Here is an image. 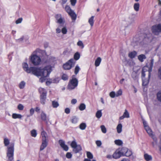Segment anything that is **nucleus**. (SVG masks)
I'll use <instances>...</instances> for the list:
<instances>
[{
  "instance_id": "obj_47",
  "label": "nucleus",
  "mask_w": 161,
  "mask_h": 161,
  "mask_svg": "<svg viewBox=\"0 0 161 161\" xmlns=\"http://www.w3.org/2000/svg\"><path fill=\"white\" fill-rule=\"evenodd\" d=\"M157 97L158 100L161 102V91H159L157 93Z\"/></svg>"
},
{
  "instance_id": "obj_40",
  "label": "nucleus",
  "mask_w": 161,
  "mask_h": 161,
  "mask_svg": "<svg viewBox=\"0 0 161 161\" xmlns=\"http://www.w3.org/2000/svg\"><path fill=\"white\" fill-rule=\"evenodd\" d=\"M123 115L125 118H129L130 117L129 114L126 109L125 110Z\"/></svg>"
},
{
  "instance_id": "obj_41",
  "label": "nucleus",
  "mask_w": 161,
  "mask_h": 161,
  "mask_svg": "<svg viewBox=\"0 0 161 161\" xmlns=\"http://www.w3.org/2000/svg\"><path fill=\"white\" fill-rule=\"evenodd\" d=\"M9 141L8 138H5L4 139V143L5 146H8L9 144Z\"/></svg>"
},
{
  "instance_id": "obj_31",
  "label": "nucleus",
  "mask_w": 161,
  "mask_h": 161,
  "mask_svg": "<svg viewBox=\"0 0 161 161\" xmlns=\"http://www.w3.org/2000/svg\"><path fill=\"white\" fill-rule=\"evenodd\" d=\"M71 122L73 124L77 123L78 121V119L75 116H73L71 119Z\"/></svg>"
},
{
  "instance_id": "obj_42",
  "label": "nucleus",
  "mask_w": 161,
  "mask_h": 161,
  "mask_svg": "<svg viewBox=\"0 0 161 161\" xmlns=\"http://www.w3.org/2000/svg\"><path fill=\"white\" fill-rule=\"evenodd\" d=\"M86 155L87 158L90 159H92L93 158V155L89 152H87Z\"/></svg>"
},
{
  "instance_id": "obj_46",
  "label": "nucleus",
  "mask_w": 161,
  "mask_h": 161,
  "mask_svg": "<svg viewBox=\"0 0 161 161\" xmlns=\"http://www.w3.org/2000/svg\"><path fill=\"white\" fill-rule=\"evenodd\" d=\"M101 128L102 132L104 133H105L107 132L106 129L104 125H102L101 126Z\"/></svg>"
},
{
  "instance_id": "obj_30",
  "label": "nucleus",
  "mask_w": 161,
  "mask_h": 161,
  "mask_svg": "<svg viewBox=\"0 0 161 161\" xmlns=\"http://www.w3.org/2000/svg\"><path fill=\"white\" fill-rule=\"evenodd\" d=\"M25 82L24 81H21L19 84V86L20 89H23L25 85Z\"/></svg>"
},
{
  "instance_id": "obj_55",
  "label": "nucleus",
  "mask_w": 161,
  "mask_h": 161,
  "mask_svg": "<svg viewBox=\"0 0 161 161\" xmlns=\"http://www.w3.org/2000/svg\"><path fill=\"white\" fill-rule=\"evenodd\" d=\"M146 74H145V71H144V69H142V79L145 78V76Z\"/></svg>"
},
{
  "instance_id": "obj_51",
  "label": "nucleus",
  "mask_w": 161,
  "mask_h": 161,
  "mask_svg": "<svg viewBox=\"0 0 161 161\" xmlns=\"http://www.w3.org/2000/svg\"><path fill=\"white\" fill-rule=\"evenodd\" d=\"M41 77L39 80V81L41 83L44 82L46 80V77L47 76H41Z\"/></svg>"
},
{
  "instance_id": "obj_57",
  "label": "nucleus",
  "mask_w": 161,
  "mask_h": 161,
  "mask_svg": "<svg viewBox=\"0 0 161 161\" xmlns=\"http://www.w3.org/2000/svg\"><path fill=\"white\" fill-rule=\"evenodd\" d=\"M22 20V18H19L17 19L15 22L16 24H19L21 23Z\"/></svg>"
},
{
  "instance_id": "obj_45",
  "label": "nucleus",
  "mask_w": 161,
  "mask_h": 161,
  "mask_svg": "<svg viewBox=\"0 0 161 161\" xmlns=\"http://www.w3.org/2000/svg\"><path fill=\"white\" fill-rule=\"evenodd\" d=\"M78 46L81 47V48H83L84 47V44L81 41H79L77 43Z\"/></svg>"
},
{
  "instance_id": "obj_34",
  "label": "nucleus",
  "mask_w": 161,
  "mask_h": 161,
  "mask_svg": "<svg viewBox=\"0 0 161 161\" xmlns=\"http://www.w3.org/2000/svg\"><path fill=\"white\" fill-rule=\"evenodd\" d=\"M86 105L83 103L80 104L79 106V109L80 111L84 110L86 109Z\"/></svg>"
},
{
  "instance_id": "obj_15",
  "label": "nucleus",
  "mask_w": 161,
  "mask_h": 161,
  "mask_svg": "<svg viewBox=\"0 0 161 161\" xmlns=\"http://www.w3.org/2000/svg\"><path fill=\"white\" fill-rule=\"evenodd\" d=\"M46 98L47 95H40V100L41 103L43 105L45 103Z\"/></svg>"
},
{
  "instance_id": "obj_43",
  "label": "nucleus",
  "mask_w": 161,
  "mask_h": 161,
  "mask_svg": "<svg viewBox=\"0 0 161 161\" xmlns=\"http://www.w3.org/2000/svg\"><path fill=\"white\" fill-rule=\"evenodd\" d=\"M122 91L121 89H119L116 93V97H118L122 95Z\"/></svg>"
},
{
  "instance_id": "obj_32",
  "label": "nucleus",
  "mask_w": 161,
  "mask_h": 161,
  "mask_svg": "<svg viewBox=\"0 0 161 161\" xmlns=\"http://www.w3.org/2000/svg\"><path fill=\"white\" fill-rule=\"evenodd\" d=\"M94 16H92L88 20V22L91 27H92L94 24Z\"/></svg>"
},
{
  "instance_id": "obj_12",
  "label": "nucleus",
  "mask_w": 161,
  "mask_h": 161,
  "mask_svg": "<svg viewBox=\"0 0 161 161\" xmlns=\"http://www.w3.org/2000/svg\"><path fill=\"white\" fill-rule=\"evenodd\" d=\"M151 76V73L149 71L148 74V79H147L145 78L142 79V85L143 86H147L149 82V80Z\"/></svg>"
},
{
  "instance_id": "obj_33",
  "label": "nucleus",
  "mask_w": 161,
  "mask_h": 161,
  "mask_svg": "<svg viewBox=\"0 0 161 161\" xmlns=\"http://www.w3.org/2000/svg\"><path fill=\"white\" fill-rule=\"evenodd\" d=\"M154 62V60L153 58H152L151 60V62L150 63V69H149V72L150 71V73H151L152 71V69L153 67Z\"/></svg>"
},
{
  "instance_id": "obj_2",
  "label": "nucleus",
  "mask_w": 161,
  "mask_h": 161,
  "mask_svg": "<svg viewBox=\"0 0 161 161\" xmlns=\"http://www.w3.org/2000/svg\"><path fill=\"white\" fill-rule=\"evenodd\" d=\"M45 52L44 50H41L39 48H37L33 52L30 56V61L34 65H38L41 62V58L37 55V53H44Z\"/></svg>"
},
{
  "instance_id": "obj_3",
  "label": "nucleus",
  "mask_w": 161,
  "mask_h": 161,
  "mask_svg": "<svg viewBox=\"0 0 161 161\" xmlns=\"http://www.w3.org/2000/svg\"><path fill=\"white\" fill-rule=\"evenodd\" d=\"M14 144L13 143L10 147H8L7 157L8 161H12L14 159Z\"/></svg>"
},
{
  "instance_id": "obj_24",
  "label": "nucleus",
  "mask_w": 161,
  "mask_h": 161,
  "mask_svg": "<svg viewBox=\"0 0 161 161\" xmlns=\"http://www.w3.org/2000/svg\"><path fill=\"white\" fill-rule=\"evenodd\" d=\"M140 7V4L139 3H134L133 8L134 10L137 12L139 11Z\"/></svg>"
},
{
  "instance_id": "obj_22",
  "label": "nucleus",
  "mask_w": 161,
  "mask_h": 161,
  "mask_svg": "<svg viewBox=\"0 0 161 161\" xmlns=\"http://www.w3.org/2000/svg\"><path fill=\"white\" fill-rule=\"evenodd\" d=\"M12 118L14 119H20L22 117V116L20 114L13 113L12 115Z\"/></svg>"
},
{
  "instance_id": "obj_25",
  "label": "nucleus",
  "mask_w": 161,
  "mask_h": 161,
  "mask_svg": "<svg viewBox=\"0 0 161 161\" xmlns=\"http://www.w3.org/2000/svg\"><path fill=\"white\" fill-rule=\"evenodd\" d=\"M102 110H100L97 112L96 114V116L97 118L99 119L102 117Z\"/></svg>"
},
{
  "instance_id": "obj_35",
  "label": "nucleus",
  "mask_w": 161,
  "mask_h": 161,
  "mask_svg": "<svg viewBox=\"0 0 161 161\" xmlns=\"http://www.w3.org/2000/svg\"><path fill=\"white\" fill-rule=\"evenodd\" d=\"M80 69L78 65H77L75 68L74 73L76 75L77 74Z\"/></svg>"
},
{
  "instance_id": "obj_49",
  "label": "nucleus",
  "mask_w": 161,
  "mask_h": 161,
  "mask_svg": "<svg viewBox=\"0 0 161 161\" xmlns=\"http://www.w3.org/2000/svg\"><path fill=\"white\" fill-rule=\"evenodd\" d=\"M62 79L64 80H67L68 79V76L66 74H63L62 76Z\"/></svg>"
},
{
  "instance_id": "obj_9",
  "label": "nucleus",
  "mask_w": 161,
  "mask_h": 161,
  "mask_svg": "<svg viewBox=\"0 0 161 161\" xmlns=\"http://www.w3.org/2000/svg\"><path fill=\"white\" fill-rule=\"evenodd\" d=\"M59 80L58 78H53L52 79H48L46 82V85L49 86L52 83H57Z\"/></svg>"
},
{
  "instance_id": "obj_20",
  "label": "nucleus",
  "mask_w": 161,
  "mask_h": 161,
  "mask_svg": "<svg viewBox=\"0 0 161 161\" xmlns=\"http://www.w3.org/2000/svg\"><path fill=\"white\" fill-rule=\"evenodd\" d=\"M144 158L147 161H151L152 160V157L151 155L147 153H145L144 155Z\"/></svg>"
},
{
  "instance_id": "obj_4",
  "label": "nucleus",
  "mask_w": 161,
  "mask_h": 161,
  "mask_svg": "<svg viewBox=\"0 0 161 161\" xmlns=\"http://www.w3.org/2000/svg\"><path fill=\"white\" fill-rule=\"evenodd\" d=\"M75 75H73L72 78L70 80L68 86V88L69 90H73L75 88L78 86V81L77 79L75 78Z\"/></svg>"
},
{
  "instance_id": "obj_19",
  "label": "nucleus",
  "mask_w": 161,
  "mask_h": 161,
  "mask_svg": "<svg viewBox=\"0 0 161 161\" xmlns=\"http://www.w3.org/2000/svg\"><path fill=\"white\" fill-rule=\"evenodd\" d=\"M137 54V52L134 51L129 53L128 56L131 58H134Z\"/></svg>"
},
{
  "instance_id": "obj_27",
  "label": "nucleus",
  "mask_w": 161,
  "mask_h": 161,
  "mask_svg": "<svg viewBox=\"0 0 161 161\" xmlns=\"http://www.w3.org/2000/svg\"><path fill=\"white\" fill-rule=\"evenodd\" d=\"M122 125L121 124H119L117 127V132L118 133H120L122 130Z\"/></svg>"
},
{
  "instance_id": "obj_44",
  "label": "nucleus",
  "mask_w": 161,
  "mask_h": 161,
  "mask_svg": "<svg viewBox=\"0 0 161 161\" xmlns=\"http://www.w3.org/2000/svg\"><path fill=\"white\" fill-rule=\"evenodd\" d=\"M77 145L75 141H73L71 144V147L73 148L75 147Z\"/></svg>"
},
{
  "instance_id": "obj_28",
  "label": "nucleus",
  "mask_w": 161,
  "mask_h": 161,
  "mask_svg": "<svg viewBox=\"0 0 161 161\" xmlns=\"http://www.w3.org/2000/svg\"><path fill=\"white\" fill-rule=\"evenodd\" d=\"M145 129L150 136H153L152 130L149 127H146V128H145Z\"/></svg>"
},
{
  "instance_id": "obj_52",
  "label": "nucleus",
  "mask_w": 161,
  "mask_h": 161,
  "mask_svg": "<svg viewBox=\"0 0 161 161\" xmlns=\"http://www.w3.org/2000/svg\"><path fill=\"white\" fill-rule=\"evenodd\" d=\"M62 33L63 34H65L67 33V30L66 28L65 27H64L62 28L61 30Z\"/></svg>"
},
{
  "instance_id": "obj_17",
  "label": "nucleus",
  "mask_w": 161,
  "mask_h": 161,
  "mask_svg": "<svg viewBox=\"0 0 161 161\" xmlns=\"http://www.w3.org/2000/svg\"><path fill=\"white\" fill-rule=\"evenodd\" d=\"M39 92L40 94V95H47V92L44 88L40 87L39 88Z\"/></svg>"
},
{
  "instance_id": "obj_11",
  "label": "nucleus",
  "mask_w": 161,
  "mask_h": 161,
  "mask_svg": "<svg viewBox=\"0 0 161 161\" xmlns=\"http://www.w3.org/2000/svg\"><path fill=\"white\" fill-rule=\"evenodd\" d=\"M144 38L143 39L144 41H146L147 42H150L153 38L152 35L151 33H148L146 34L144 36Z\"/></svg>"
},
{
  "instance_id": "obj_16",
  "label": "nucleus",
  "mask_w": 161,
  "mask_h": 161,
  "mask_svg": "<svg viewBox=\"0 0 161 161\" xmlns=\"http://www.w3.org/2000/svg\"><path fill=\"white\" fill-rule=\"evenodd\" d=\"M146 58V56L143 54H140L138 56V59L139 61L141 62H143L144 60Z\"/></svg>"
},
{
  "instance_id": "obj_50",
  "label": "nucleus",
  "mask_w": 161,
  "mask_h": 161,
  "mask_svg": "<svg viewBox=\"0 0 161 161\" xmlns=\"http://www.w3.org/2000/svg\"><path fill=\"white\" fill-rule=\"evenodd\" d=\"M109 96L112 98H114L115 97H116V93L115 92L112 91L110 92Z\"/></svg>"
},
{
  "instance_id": "obj_58",
  "label": "nucleus",
  "mask_w": 161,
  "mask_h": 161,
  "mask_svg": "<svg viewBox=\"0 0 161 161\" xmlns=\"http://www.w3.org/2000/svg\"><path fill=\"white\" fill-rule=\"evenodd\" d=\"M62 17L60 14H57L55 15V18L57 21Z\"/></svg>"
},
{
  "instance_id": "obj_5",
  "label": "nucleus",
  "mask_w": 161,
  "mask_h": 161,
  "mask_svg": "<svg viewBox=\"0 0 161 161\" xmlns=\"http://www.w3.org/2000/svg\"><path fill=\"white\" fill-rule=\"evenodd\" d=\"M75 63L76 61L73 58H71L64 64L63 67L65 70H69L74 66Z\"/></svg>"
},
{
  "instance_id": "obj_38",
  "label": "nucleus",
  "mask_w": 161,
  "mask_h": 161,
  "mask_svg": "<svg viewBox=\"0 0 161 161\" xmlns=\"http://www.w3.org/2000/svg\"><path fill=\"white\" fill-rule=\"evenodd\" d=\"M115 144L118 146H121L123 144L122 141L120 140H116L114 141Z\"/></svg>"
},
{
  "instance_id": "obj_60",
  "label": "nucleus",
  "mask_w": 161,
  "mask_h": 161,
  "mask_svg": "<svg viewBox=\"0 0 161 161\" xmlns=\"http://www.w3.org/2000/svg\"><path fill=\"white\" fill-rule=\"evenodd\" d=\"M70 1L71 4L73 6H75L76 3V0H70Z\"/></svg>"
},
{
  "instance_id": "obj_62",
  "label": "nucleus",
  "mask_w": 161,
  "mask_h": 161,
  "mask_svg": "<svg viewBox=\"0 0 161 161\" xmlns=\"http://www.w3.org/2000/svg\"><path fill=\"white\" fill-rule=\"evenodd\" d=\"M49 61L50 62H53L55 60V58L53 57H49Z\"/></svg>"
},
{
  "instance_id": "obj_64",
  "label": "nucleus",
  "mask_w": 161,
  "mask_h": 161,
  "mask_svg": "<svg viewBox=\"0 0 161 161\" xmlns=\"http://www.w3.org/2000/svg\"><path fill=\"white\" fill-rule=\"evenodd\" d=\"M159 77L161 79V67L159 68L158 70Z\"/></svg>"
},
{
  "instance_id": "obj_7",
  "label": "nucleus",
  "mask_w": 161,
  "mask_h": 161,
  "mask_svg": "<svg viewBox=\"0 0 161 161\" xmlns=\"http://www.w3.org/2000/svg\"><path fill=\"white\" fill-rule=\"evenodd\" d=\"M65 9L66 12L71 17L73 22L75 21L76 19L77 16L74 11L72 10L69 6H66L65 7Z\"/></svg>"
},
{
  "instance_id": "obj_13",
  "label": "nucleus",
  "mask_w": 161,
  "mask_h": 161,
  "mask_svg": "<svg viewBox=\"0 0 161 161\" xmlns=\"http://www.w3.org/2000/svg\"><path fill=\"white\" fill-rule=\"evenodd\" d=\"M122 156V155L118 149L113 155V158L115 159L119 158Z\"/></svg>"
},
{
  "instance_id": "obj_59",
  "label": "nucleus",
  "mask_w": 161,
  "mask_h": 161,
  "mask_svg": "<svg viewBox=\"0 0 161 161\" xmlns=\"http://www.w3.org/2000/svg\"><path fill=\"white\" fill-rule=\"evenodd\" d=\"M96 143L98 147H100L102 145V142L100 141H97L96 142Z\"/></svg>"
},
{
  "instance_id": "obj_14",
  "label": "nucleus",
  "mask_w": 161,
  "mask_h": 161,
  "mask_svg": "<svg viewBox=\"0 0 161 161\" xmlns=\"http://www.w3.org/2000/svg\"><path fill=\"white\" fill-rule=\"evenodd\" d=\"M48 142L47 140H42V144L41 145L40 150L41 151L43 150L47 146Z\"/></svg>"
},
{
  "instance_id": "obj_54",
  "label": "nucleus",
  "mask_w": 161,
  "mask_h": 161,
  "mask_svg": "<svg viewBox=\"0 0 161 161\" xmlns=\"http://www.w3.org/2000/svg\"><path fill=\"white\" fill-rule=\"evenodd\" d=\"M24 36H22L20 38L16 40V42H19V43L22 42L23 41V40H24Z\"/></svg>"
},
{
  "instance_id": "obj_1",
  "label": "nucleus",
  "mask_w": 161,
  "mask_h": 161,
  "mask_svg": "<svg viewBox=\"0 0 161 161\" xmlns=\"http://www.w3.org/2000/svg\"><path fill=\"white\" fill-rule=\"evenodd\" d=\"M24 70L27 73H31L35 75L48 76L52 71V67L51 65H47L44 68L31 67H29L28 64L24 63L22 64Z\"/></svg>"
},
{
  "instance_id": "obj_29",
  "label": "nucleus",
  "mask_w": 161,
  "mask_h": 161,
  "mask_svg": "<svg viewBox=\"0 0 161 161\" xmlns=\"http://www.w3.org/2000/svg\"><path fill=\"white\" fill-rule=\"evenodd\" d=\"M41 135L42 137V140H47V134L45 131H42Z\"/></svg>"
},
{
  "instance_id": "obj_61",
  "label": "nucleus",
  "mask_w": 161,
  "mask_h": 161,
  "mask_svg": "<svg viewBox=\"0 0 161 161\" xmlns=\"http://www.w3.org/2000/svg\"><path fill=\"white\" fill-rule=\"evenodd\" d=\"M64 112L67 114H69L70 113V110L69 108H67L65 109Z\"/></svg>"
},
{
  "instance_id": "obj_39",
  "label": "nucleus",
  "mask_w": 161,
  "mask_h": 161,
  "mask_svg": "<svg viewBox=\"0 0 161 161\" xmlns=\"http://www.w3.org/2000/svg\"><path fill=\"white\" fill-rule=\"evenodd\" d=\"M31 136L33 137H36L37 135L36 131L35 130H33L31 131Z\"/></svg>"
},
{
  "instance_id": "obj_21",
  "label": "nucleus",
  "mask_w": 161,
  "mask_h": 161,
  "mask_svg": "<svg viewBox=\"0 0 161 161\" xmlns=\"http://www.w3.org/2000/svg\"><path fill=\"white\" fill-rule=\"evenodd\" d=\"M101 61V58L100 57H98L95 62V65L96 67L98 66Z\"/></svg>"
},
{
  "instance_id": "obj_53",
  "label": "nucleus",
  "mask_w": 161,
  "mask_h": 161,
  "mask_svg": "<svg viewBox=\"0 0 161 161\" xmlns=\"http://www.w3.org/2000/svg\"><path fill=\"white\" fill-rule=\"evenodd\" d=\"M18 109L20 110H22L23 109L24 107L23 105L21 104H19L18 106Z\"/></svg>"
},
{
  "instance_id": "obj_23",
  "label": "nucleus",
  "mask_w": 161,
  "mask_h": 161,
  "mask_svg": "<svg viewBox=\"0 0 161 161\" xmlns=\"http://www.w3.org/2000/svg\"><path fill=\"white\" fill-rule=\"evenodd\" d=\"M41 117L42 120L46 122H47L46 115L43 112H42L41 114Z\"/></svg>"
},
{
  "instance_id": "obj_26",
  "label": "nucleus",
  "mask_w": 161,
  "mask_h": 161,
  "mask_svg": "<svg viewBox=\"0 0 161 161\" xmlns=\"http://www.w3.org/2000/svg\"><path fill=\"white\" fill-rule=\"evenodd\" d=\"M80 57V55L79 52L76 53L74 55L73 59L75 61L78 60Z\"/></svg>"
},
{
  "instance_id": "obj_63",
  "label": "nucleus",
  "mask_w": 161,
  "mask_h": 161,
  "mask_svg": "<svg viewBox=\"0 0 161 161\" xmlns=\"http://www.w3.org/2000/svg\"><path fill=\"white\" fill-rule=\"evenodd\" d=\"M30 112L31 115H32L34 113V109L33 108H31L30 109Z\"/></svg>"
},
{
  "instance_id": "obj_37",
  "label": "nucleus",
  "mask_w": 161,
  "mask_h": 161,
  "mask_svg": "<svg viewBox=\"0 0 161 161\" xmlns=\"http://www.w3.org/2000/svg\"><path fill=\"white\" fill-rule=\"evenodd\" d=\"M86 124L84 123H82L80 125V128L81 130H84L86 129Z\"/></svg>"
},
{
  "instance_id": "obj_10",
  "label": "nucleus",
  "mask_w": 161,
  "mask_h": 161,
  "mask_svg": "<svg viewBox=\"0 0 161 161\" xmlns=\"http://www.w3.org/2000/svg\"><path fill=\"white\" fill-rule=\"evenodd\" d=\"M59 143L63 149L66 151H67L69 149L68 146L65 144V142L62 140H59L58 141Z\"/></svg>"
},
{
  "instance_id": "obj_6",
  "label": "nucleus",
  "mask_w": 161,
  "mask_h": 161,
  "mask_svg": "<svg viewBox=\"0 0 161 161\" xmlns=\"http://www.w3.org/2000/svg\"><path fill=\"white\" fill-rule=\"evenodd\" d=\"M118 149L122 156L129 157L132 154V151L126 147H122Z\"/></svg>"
},
{
  "instance_id": "obj_18",
  "label": "nucleus",
  "mask_w": 161,
  "mask_h": 161,
  "mask_svg": "<svg viewBox=\"0 0 161 161\" xmlns=\"http://www.w3.org/2000/svg\"><path fill=\"white\" fill-rule=\"evenodd\" d=\"M82 150L81 147L80 145H77L75 147L73 148V151L75 153H79Z\"/></svg>"
},
{
  "instance_id": "obj_48",
  "label": "nucleus",
  "mask_w": 161,
  "mask_h": 161,
  "mask_svg": "<svg viewBox=\"0 0 161 161\" xmlns=\"http://www.w3.org/2000/svg\"><path fill=\"white\" fill-rule=\"evenodd\" d=\"M153 140L154 142H152V144L153 147H155L157 144V139L156 138L154 137L153 138Z\"/></svg>"
},
{
  "instance_id": "obj_36",
  "label": "nucleus",
  "mask_w": 161,
  "mask_h": 161,
  "mask_svg": "<svg viewBox=\"0 0 161 161\" xmlns=\"http://www.w3.org/2000/svg\"><path fill=\"white\" fill-rule=\"evenodd\" d=\"M52 105L53 107L54 108H56L58 107L59 105L58 102L55 101H52Z\"/></svg>"
},
{
  "instance_id": "obj_56",
  "label": "nucleus",
  "mask_w": 161,
  "mask_h": 161,
  "mask_svg": "<svg viewBox=\"0 0 161 161\" xmlns=\"http://www.w3.org/2000/svg\"><path fill=\"white\" fill-rule=\"evenodd\" d=\"M72 155L71 153L68 152L66 154V157L68 158H70L72 157Z\"/></svg>"
},
{
  "instance_id": "obj_8",
  "label": "nucleus",
  "mask_w": 161,
  "mask_h": 161,
  "mask_svg": "<svg viewBox=\"0 0 161 161\" xmlns=\"http://www.w3.org/2000/svg\"><path fill=\"white\" fill-rule=\"evenodd\" d=\"M153 33L155 35H158L160 32H161V24L153 26L152 28Z\"/></svg>"
}]
</instances>
